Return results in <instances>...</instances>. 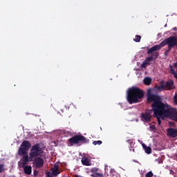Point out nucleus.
Instances as JSON below:
<instances>
[{
  "instance_id": "obj_1",
  "label": "nucleus",
  "mask_w": 177,
  "mask_h": 177,
  "mask_svg": "<svg viewBox=\"0 0 177 177\" xmlns=\"http://www.w3.org/2000/svg\"><path fill=\"white\" fill-rule=\"evenodd\" d=\"M147 97L148 103H151V102H153L151 107L153 111V114L157 118L158 125H161V117H165V118H167L164 115H160L157 113V111H158L159 109L161 108L162 106L169 105H168V104H165L164 102H162V99L160 95L156 94H151V89H148Z\"/></svg>"
},
{
  "instance_id": "obj_2",
  "label": "nucleus",
  "mask_w": 177,
  "mask_h": 177,
  "mask_svg": "<svg viewBox=\"0 0 177 177\" xmlns=\"http://www.w3.org/2000/svg\"><path fill=\"white\" fill-rule=\"evenodd\" d=\"M145 97V92L139 87H132L127 91V100L129 104L140 103Z\"/></svg>"
},
{
  "instance_id": "obj_3",
  "label": "nucleus",
  "mask_w": 177,
  "mask_h": 177,
  "mask_svg": "<svg viewBox=\"0 0 177 177\" xmlns=\"http://www.w3.org/2000/svg\"><path fill=\"white\" fill-rule=\"evenodd\" d=\"M156 113L159 115H165L166 118L177 122V109L170 105H162Z\"/></svg>"
},
{
  "instance_id": "obj_4",
  "label": "nucleus",
  "mask_w": 177,
  "mask_h": 177,
  "mask_svg": "<svg viewBox=\"0 0 177 177\" xmlns=\"http://www.w3.org/2000/svg\"><path fill=\"white\" fill-rule=\"evenodd\" d=\"M165 45H168V48L172 49L174 46H177V38L175 36H171L164 39L160 44L153 46L148 49V53L156 52V50H160L161 48H164Z\"/></svg>"
},
{
  "instance_id": "obj_5",
  "label": "nucleus",
  "mask_w": 177,
  "mask_h": 177,
  "mask_svg": "<svg viewBox=\"0 0 177 177\" xmlns=\"http://www.w3.org/2000/svg\"><path fill=\"white\" fill-rule=\"evenodd\" d=\"M41 153H42V149L39 146V144H35L33 146H32L30 150V153H29L30 161H32L34 158H36L37 157H39Z\"/></svg>"
},
{
  "instance_id": "obj_6",
  "label": "nucleus",
  "mask_w": 177,
  "mask_h": 177,
  "mask_svg": "<svg viewBox=\"0 0 177 177\" xmlns=\"http://www.w3.org/2000/svg\"><path fill=\"white\" fill-rule=\"evenodd\" d=\"M68 142L71 146H74V145H78L80 143H86V138L82 135H75L69 138Z\"/></svg>"
},
{
  "instance_id": "obj_7",
  "label": "nucleus",
  "mask_w": 177,
  "mask_h": 177,
  "mask_svg": "<svg viewBox=\"0 0 177 177\" xmlns=\"http://www.w3.org/2000/svg\"><path fill=\"white\" fill-rule=\"evenodd\" d=\"M30 147L31 143H30L28 140H24L18 149L19 156H23V154H26V153L30 150Z\"/></svg>"
},
{
  "instance_id": "obj_8",
  "label": "nucleus",
  "mask_w": 177,
  "mask_h": 177,
  "mask_svg": "<svg viewBox=\"0 0 177 177\" xmlns=\"http://www.w3.org/2000/svg\"><path fill=\"white\" fill-rule=\"evenodd\" d=\"M44 162V160L41 157L35 158L33 160V165L37 169H40V168H42Z\"/></svg>"
},
{
  "instance_id": "obj_9",
  "label": "nucleus",
  "mask_w": 177,
  "mask_h": 177,
  "mask_svg": "<svg viewBox=\"0 0 177 177\" xmlns=\"http://www.w3.org/2000/svg\"><path fill=\"white\" fill-rule=\"evenodd\" d=\"M168 136L170 138H176L177 136V129L173 128H169L167 130Z\"/></svg>"
},
{
  "instance_id": "obj_10",
  "label": "nucleus",
  "mask_w": 177,
  "mask_h": 177,
  "mask_svg": "<svg viewBox=\"0 0 177 177\" xmlns=\"http://www.w3.org/2000/svg\"><path fill=\"white\" fill-rule=\"evenodd\" d=\"M165 91H171V89H174L175 86L174 85V81L170 80L167 81L165 84H164Z\"/></svg>"
},
{
  "instance_id": "obj_11",
  "label": "nucleus",
  "mask_w": 177,
  "mask_h": 177,
  "mask_svg": "<svg viewBox=\"0 0 177 177\" xmlns=\"http://www.w3.org/2000/svg\"><path fill=\"white\" fill-rule=\"evenodd\" d=\"M141 118L146 121V122H150L151 120V115L149 112L142 113L141 114Z\"/></svg>"
},
{
  "instance_id": "obj_12",
  "label": "nucleus",
  "mask_w": 177,
  "mask_h": 177,
  "mask_svg": "<svg viewBox=\"0 0 177 177\" xmlns=\"http://www.w3.org/2000/svg\"><path fill=\"white\" fill-rule=\"evenodd\" d=\"M22 168L24 169V174H26V175H31V172H32V167L29 165L27 166L26 165H22Z\"/></svg>"
},
{
  "instance_id": "obj_13",
  "label": "nucleus",
  "mask_w": 177,
  "mask_h": 177,
  "mask_svg": "<svg viewBox=\"0 0 177 177\" xmlns=\"http://www.w3.org/2000/svg\"><path fill=\"white\" fill-rule=\"evenodd\" d=\"M22 165H27V163L29 162L30 158H28V154H27V152H26L25 154H22Z\"/></svg>"
},
{
  "instance_id": "obj_14",
  "label": "nucleus",
  "mask_w": 177,
  "mask_h": 177,
  "mask_svg": "<svg viewBox=\"0 0 177 177\" xmlns=\"http://www.w3.org/2000/svg\"><path fill=\"white\" fill-rule=\"evenodd\" d=\"M147 54L151 55V57H153L154 60H156V59H157L160 55V53L157 52V50L153 51L152 53H149V48L147 49Z\"/></svg>"
},
{
  "instance_id": "obj_15",
  "label": "nucleus",
  "mask_w": 177,
  "mask_h": 177,
  "mask_svg": "<svg viewBox=\"0 0 177 177\" xmlns=\"http://www.w3.org/2000/svg\"><path fill=\"white\" fill-rule=\"evenodd\" d=\"M82 164L83 165H86V167H89L91 165V162H89V159L86 157H84L82 158Z\"/></svg>"
},
{
  "instance_id": "obj_16",
  "label": "nucleus",
  "mask_w": 177,
  "mask_h": 177,
  "mask_svg": "<svg viewBox=\"0 0 177 177\" xmlns=\"http://www.w3.org/2000/svg\"><path fill=\"white\" fill-rule=\"evenodd\" d=\"M145 153H147V154H151V148L150 147H147L146 146L145 144H142V145Z\"/></svg>"
},
{
  "instance_id": "obj_17",
  "label": "nucleus",
  "mask_w": 177,
  "mask_h": 177,
  "mask_svg": "<svg viewBox=\"0 0 177 177\" xmlns=\"http://www.w3.org/2000/svg\"><path fill=\"white\" fill-rule=\"evenodd\" d=\"M144 84L145 85H150L151 84V78L147 77L144 79Z\"/></svg>"
},
{
  "instance_id": "obj_18",
  "label": "nucleus",
  "mask_w": 177,
  "mask_h": 177,
  "mask_svg": "<svg viewBox=\"0 0 177 177\" xmlns=\"http://www.w3.org/2000/svg\"><path fill=\"white\" fill-rule=\"evenodd\" d=\"M140 39H142V37L139 35H136L133 41L134 42H140Z\"/></svg>"
},
{
  "instance_id": "obj_19",
  "label": "nucleus",
  "mask_w": 177,
  "mask_h": 177,
  "mask_svg": "<svg viewBox=\"0 0 177 177\" xmlns=\"http://www.w3.org/2000/svg\"><path fill=\"white\" fill-rule=\"evenodd\" d=\"M158 91H165V86H164V83H161L160 86H158Z\"/></svg>"
},
{
  "instance_id": "obj_20",
  "label": "nucleus",
  "mask_w": 177,
  "mask_h": 177,
  "mask_svg": "<svg viewBox=\"0 0 177 177\" xmlns=\"http://www.w3.org/2000/svg\"><path fill=\"white\" fill-rule=\"evenodd\" d=\"M92 177H103V174H100V173H93V174H91Z\"/></svg>"
},
{
  "instance_id": "obj_21",
  "label": "nucleus",
  "mask_w": 177,
  "mask_h": 177,
  "mask_svg": "<svg viewBox=\"0 0 177 177\" xmlns=\"http://www.w3.org/2000/svg\"><path fill=\"white\" fill-rule=\"evenodd\" d=\"M171 49H172V48L168 47V49H167V50L165 52V53H164V55H165V57H168V55H169V52H171Z\"/></svg>"
},
{
  "instance_id": "obj_22",
  "label": "nucleus",
  "mask_w": 177,
  "mask_h": 177,
  "mask_svg": "<svg viewBox=\"0 0 177 177\" xmlns=\"http://www.w3.org/2000/svg\"><path fill=\"white\" fill-rule=\"evenodd\" d=\"M54 176H57L60 174L59 170H51Z\"/></svg>"
},
{
  "instance_id": "obj_23",
  "label": "nucleus",
  "mask_w": 177,
  "mask_h": 177,
  "mask_svg": "<svg viewBox=\"0 0 177 177\" xmlns=\"http://www.w3.org/2000/svg\"><path fill=\"white\" fill-rule=\"evenodd\" d=\"M154 176V174H153V171H148L146 174H145V177H153Z\"/></svg>"
},
{
  "instance_id": "obj_24",
  "label": "nucleus",
  "mask_w": 177,
  "mask_h": 177,
  "mask_svg": "<svg viewBox=\"0 0 177 177\" xmlns=\"http://www.w3.org/2000/svg\"><path fill=\"white\" fill-rule=\"evenodd\" d=\"M102 143H103V142H102V140H97V141H94V142H93V145L94 146H96L97 145H98L99 146H100V145H102Z\"/></svg>"
},
{
  "instance_id": "obj_25",
  "label": "nucleus",
  "mask_w": 177,
  "mask_h": 177,
  "mask_svg": "<svg viewBox=\"0 0 177 177\" xmlns=\"http://www.w3.org/2000/svg\"><path fill=\"white\" fill-rule=\"evenodd\" d=\"M51 170H58L59 171V164L55 163L53 166V168L51 169Z\"/></svg>"
},
{
  "instance_id": "obj_26",
  "label": "nucleus",
  "mask_w": 177,
  "mask_h": 177,
  "mask_svg": "<svg viewBox=\"0 0 177 177\" xmlns=\"http://www.w3.org/2000/svg\"><path fill=\"white\" fill-rule=\"evenodd\" d=\"M153 57H151V55L150 57H148L147 59H146V62L147 63H150V62H153Z\"/></svg>"
},
{
  "instance_id": "obj_27",
  "label": "nucleus",
  "mask_w": 177,
  "mask_h": 177,
  "mask_svg": "<svg viewBox=\"0 0 177 177\" xmlns=\"http://www.w3.org/2000/svg\"><path fill=\"white\" fill-rule=\"evenodd\" d=\"M147 64H149V63L145 62L141 64V67H142L143 68H146V67H147Z\"/></svg>"
},
{
  "instance_id": "obj_28",
  "label": "nucleus",
  "mask_w": 177,
  "mask_h": 177,
  "mask_svg": "<svg viewBox=\"0 0 177 177\" xmlns=\"http://www.w3.org/2000/svg\"><path fill=\"white\" fill-rule=\"evenodd\" d=\"M97 171H99V169H97V167H94V168L91 169V172H93V174H96V172H97Z\"/></svg>"
},
{
  "instance_id": "obj_29",
  "label": "nucleus",
  "mask_w": 177,
  "mask_h": 177,
  "mask_svg": "<svg viewBox=\"0 0 177 177\" xmlns=\"http://www.w3.org/2000/svg\"><path fill=\"white\" fill-rule=\"evenodd\" d=\"M174 104L177 106V93H176L174 96Z\"/></svg>"
},
{
  "instance_id": "obj_30",
  "label": "nucleus",
  "mask_w": 177,
  "mask_h": 177,
  "mask_svg": "<svg viewBox=\"0 0 177 177\" xmlns=\"http://www.w3.org/2000/svg\"><path fill=\"white\" fill-rule=\"evenodd\" d=\"M5 167V165L2 164V165H0V174L1 172H3V167Z\"/></svg>"
},
{
  "instance_id": "obj_31",
  "label": "nucleus",
  "mask_w": 177,
  "mask_h": 177,
  "mask_svg": "<svg viewBox=\"0 0 177 177\" xmlns=\"http://www.w3.org/2000/svg\"><path fill=\"white\" fill-rule=\"evenodd\" d=\"M46 175H47V177H53V176H52V175L50 174V171H47V172H46Z\"/></svg>"
},
{
  "instance_id": "obj_32",
  "label": "nucleus",
  "mask_w": 177,
  "mask_h": 177,
  "mask_svg": "<svg viewBox=\"0 0 177 177\" xmlns=\"http://www.w3.org/2000/svg\"><path fill=\"white\" fill-rule=\"evenodd\" d=\"M149 128H150V129L153 130V129H156V126H154V125H151V126L149 127Z\"/></svg>"
},
{
  "instance_id": "obj_33",
  "label": "nucleus",
  "mask_w": 177,
  "mask_h": 177,
  "mask_svg": "<svg viewBox=\"0 0 177 177\" xmlns=\"http://www.w3.org/2000/svg\"><path fill=\"white\" fill-rule=\"evenodd\" d=\"M34 176H37V175H38V171L37 170L34 171Z\"/></svg>"
},
{
  "instance_id": "obj_34",
  "label": "nucleus",
  "mask_w": 177,
  "mask_h": 177,
  "mask_svg": "<svg viewBox=\"0 0 177 177\" xmlns=\"http://www.w3.org/2000/svg\"><path fill=\"white\" fill-rule=\"evenodd\" d=\"M169 125L171 127L172 125V122H169Z\"/></svg>"
},
{
  "instance_id": "obj_35",
  "label": "nucleus",
  "mask_w": 177,
  "mask_h": 177,
  "mask_svg": "<svg viewBox=\"0 0 177 177\" xmlns=\"http://www.w3.org/2000/svg\"><path fill=\"white\" fill-rule=\"evenodd\" d=\"M174 31H176V28H173Z\"/></svg>"
}]
</instances>
